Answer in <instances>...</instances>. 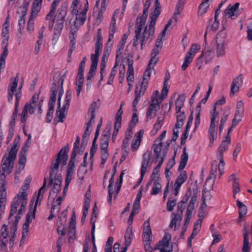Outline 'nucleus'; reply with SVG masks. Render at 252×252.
Segmentation results:
<instances>
[{
  "mask_svg": "<svg viewBox=\"0 0 252 252\" xmlns=\"http://www.w3.org/2000/svg\"><path fill=\"white\" fill-rule=\"evenodd\" d=\"M150 0H146L142 15L138 16L135 23V36L133 42V46H136L138 44V40L140 39L141 48L146 42H151L154 37L155 26L157 19L160 14V4L158 0H156L153 6L149 9V25L145 26L144 32L141 35V32L143 27L145 25L149 9L150 6Z\"/></svg>",
  "mask_w": 252,
  "mask_h": 252,
  "instance_id": "f257e3e1",
  "label": "nucleus"
},
{
  "mask_svg": "<svg viewBox=\"0 0 252 252\" xmlns=\"http://www.w3.org/2000/svg\"><path fill=\"white\" fill-rule=\"evenodd\" d=\"M68 150L67 147L62 148L58 153L56 159L52 161L51 165L49 182L50 188L49 198L52 201H54V203L57 206H60L65 195V192L64 194V190L63 192H61L62 178L58 171L60 164L63 166L66 163Z\"/></svg>",
  "mask_w": 252,
  "mask_h": 252,
  "instance_id": "f03ea898",
  "label": "nucleus"
},
{
  "mask_svg": "<svg viewBox=\"0 0 252 252\" xmlns=\"http://www.w3.org/2000/svg\"><path fill=\"white\" fill-rule=\"evenodd\" d=\"M230 141V136L227 134L218 148L217 156L219 162L216 160L212 162L210 174L205 183V185L209 189H213L215 179L217 176V170L218 169L219 171V178L223 173L225 163L223 159L222 154L228 149Z\"/></svg>",
  "mask_w": 252,
  "mask_h": 252,
  "instance_id": "7ed1b4c3",
  "label": "nucleus"
},
{
  "mask_svg": "<svg viewBox=\"0 0 252 252\" xmlns=\"http://www.w3.org/2000/svg\"><path fill=\"white\" fill-rule=\"evenodd\" d=\"M61 0H54L52 3L51 10L46 16V21L47 22L49 29L51 30L55 23L54 28L55 39H58L63 27L64 22L67 14V7L66 5L61 6L55 11L58 6Z\"/></svg>",
  "mask_w": 252,
  "mask_h": 252,
  "instance_id": "20e7f679",
  "label": "nucleus"
},
{
  "mask_svg": "<svg viewBox=\"0 0 252 252\" xmlns=\"http://www.w3.org/2000/svg\"><path fill=\"white\" fill-rule=\"evenodd\" d=\"M18 141H15L13 146L7 151L2 158L1 169L0 170V198H3L6 200V175L10 174L13 168L14 161L16 157L18 151Z\"/></svg>",
  "mask_w": 252,
  "mask_h": 252,
  "instance_id": "39448f33",
  "label": "nucleus"
},
{
  "mask_svg": "<svg viewBox=\"0 0 252 252\" xmlns=\"http://www.w3.org/2000/svg\"><path fill=\"white\" fill-rule=\"evenodd\" d=\"M28 191L20 189L12 202L9 220L10 222L11 220H13V218L15 219L12 224L11 234L13 236L16 230V225L25 212L28 200Z\"/></svg>",
  "mask_w": 252,
  "mask_h": 252,
  "instance_id": "423d86ee",
  "label": "nucleus"
},
{
  "mask_svg": "<svg viewBox=\"0 0 252 252\" xmlns=\"http://www.w3.org/2000/svg\"><path fill=\"white\" fill-rule=\"evenodd\" d=\"M47 180L44 179L42 186L39 189L37 192H35L31 201L29 210L26 217V221L24 224L29 227V224L35 218V211L37 206L40 204L43 198L44 194L46 190Z\"/></svg>",
  "mask_w": 252,
  "mask_h": 252,
  "instance_id": "0eeeda50",
  "label": "nucleus"
},
{
  "mask_svg": "<svg viewBox=\"0 0 252 252\" xmlns=\"http://www.w3.org/2000/svg\"><path fill=\"white\" fill-rule=\"evenodd\" d=\"M19 81V77L17 75L16 77H11L10 79L9 83L7 87L8 101L12 102L13 96H15V110L12 115L13 120H14L18 113V108L19 101L22 97V85L18 86Z\"/></svg>",
  "mask_w": 252,
  "mask_h": 252,
  "instance_id": "6e6552de",
  "label": "nucleus"
},
{
  "mask_svg": "<svg viewBox=\"0 0 252 252\" xmlns=\"http://www.w3.org/2000/svg\"><path fill=\"white\" fill-rule=\"evenodd\" d=\"M63 79H61V90L59 92V97H58V105L59 107L57 109L56 112V115L57 118L59 119L58 122H63V120L65 118L67 110L69 108V102L71 98V94L72 92L71 90H68L65 93V98L63 104V107L62 108H60L61 106V97L63 94Z\"/></svg>",
  "mask_w": 252,
  "mask_h": 252,
  "instance_id": "1a4fd4ad",
  "label": "nucleus"
},
{
  "mask_svg": "<svg viewBox=\"0 0 252 252\" xmlns=\"http://www.w3.org/2000/svg\"><path fill=\"white\" fill-rule=\"evenodd\" d=\"M226 35L223 32L217 33L215 39V50L217 58H222L226 55Z\"/></svg>",
  "mask_w": 252,
  "mask_h": 252,
  "instance_id": "9d476101",
  "label": "nucleus"
},
{
  "mask_svg": "<svg viewBox=\"0 0 252 252\" xmlns=\"http://www.w3.org/2000/svg\"><path fill=\"white\" fill-rule=\"evenodd\" d=\"M219 117V112L216 111V107H213L211 112V123L208 129V136L209 138V146H213L214 140L217 138V126L216 125V120Z\"/></svg>",
  "mask_w": 252,
  "mask_h": 252,
  "instance_id": "9b49d317",
  "label": "nucleus"
},
{
  "mask_svg": "<svg viewBox=\"0 0 252 252\" xmlns=\"http://www.w3.org/2000/svg\"><path fill=\"white\" fill-rule=\"evenodd\" d=\"M39 99V95L36 94L32 96L31 102L25 104L22 113L21 114V122L25 123L28 117V114H33L37 108V101Z\"/></svg>",
  "mask_w": 252,
  "mask_h": 252,
  "instance_id": "f8f14e48",
  "label": "nucleus"
},
{
  "mask_svg": "<svg viewBox=\"0 0 252 252\" xmlns=\"http://www.w3.org/2000/svg\"><path fill=\"white\" fill-rule=\"evenodd\" d=\"M119 71V81L120 83H122L124 80L126 72V68L124 64L115 63V65L112 68L110 74L108 77L107 84L108 85L112 84L115 76Z\"/></svg>",
  "mask_w": 252,
  "mask_h": 252,
  "instance_id": "ddd939ff",
  "label": "nucleus"
},
{
  "mask_svg": "<svg viewBox=\"0 0 252 252\" xmlns=\"http://www.w3.org/2000/svg\"><path fill=\"white\" fill-rule=\"evenodd\" d=\"M133 238L132 229L131 226L127 228L125 234V247H121L120 245L116 243L113 247L114 252H126L127 248L130 245Z\"/></svg>",
  "mask_w": 252,
  "mask_h": 252,
  "instance_id": "4468645a",
  "label": "nucleus"
},
{
  "mask_svg": "<svg viewBox=\"0 0 252 252\" xmlns=\"http://www.w3.org/2000/svg\"><path fill=\"white\" fill-rule=\"evenodd\" d=\"M109 136L107 134H103L100 140V150L101 155V166H103L109 157L108 147Z\"/></svg>",
  "mask_w": 252,
  "mask_h": 252,
  "instance_id": "2eb2a0df",
  "label": "nucleus"
},
{
  "mask_svg": "<svg viewBox=\"0 0 252 252\" xmlns=\"http://www.w3.org/2000/svg\"><path fill=\"white\" fill-rule=\"evenodd\" d=\"M149 105L147 109L146 118L147 121L153 119L156 116V113L159 109V106L161 103L158 101L155 97H151L149 101Z\"/></svg>",
  "mask_w": 252,
  "mask_h": 252,
  "instance_id": "dca6fc26",
  "label": "nucleus"
},
{
  "mask_svg": "<svg viewBox=\"0 0 252 252\" xmlns=\"http://www.w3.org/2000/svg\"><path fill=\"white\" fill-rule=\"evenodd\" d=\"M152 149L155 154L154 161L162 160V161H164L166 153L165 150L162 149V143L160 140H155L152 146Z\"/></svg>",
  "mask_w": 252,
  "mask_h": 252,
  "instance_id": "f3484780",
  "label": "nucleus"
},
{
  "mask_svg": "<svg viewBox=\"0 0 252 252\" xmlns=\"http://www.w3.org/2000/svg\"><path fill=\"white\" fill-rule=\"evenodd\" d=\"M171 235L166 233L164 234L162 240L157 244L155 249H158L160 252H171L173 250L172 245L170 243Z\"/></svg>",
  "mask_w": 252,
  "mask_h": 252,
  "instance_id": "a211bd4d",
  "label": "nucleus"
},
{
  "mask_svg": "<svg viewBox=\"0 0 252 252\" xmlns=\"http://www.w3.org/2000/svg\"><path fill=\"white\" fill-rule=\"evenodd\" d=\"M187 179V173L185 171H182L177 178L172 189V193L174 195H177L181 186Z\"/></svg>",
  "mask_w": 252,
  "mask_h": 252,
  "instance_id": "6ab92c4d",
  "label": "nucleus"
},
{
  "mask_svg": "<svg viewBox=\"0 0 252 252\" xmlns=\"http://www.w3.org/2000/svg\"><path fill=\"white\" fill-rule=\"evenodd\" d=\"M15 218L13 219V221L11 220L10 222H9V220H8V222L9 224H11V231L10 233L7 231V226L5 225H3L1 228V236H0V240L2 243V245L3 244L4 246H6V242L7 241V238L8 237H11V241H13V239H14L15 236H16V233L17 231V230H16L14 235L13 236L12 233V224L13 222L15 221ZM17 225H16V226Z\"/></svg>",
  "mask_w": 252,
  "mask_h": 252,
  "instance_id": "aec40b11",
  "label": "nucleus"
},
{
  "mask_svg": "<svg viewBox=\"0 0 252 252\" xmlns=\"http://www.w3.org/2000/svg\"><path fill=\"white\" fill-rule=\"evenodd\" d=\"M99 58L95 57L94 56H91V65L90 69L87 75V86L90 85L94 76L95 71L97 68V63Z\"/></svg>",
  "mask_w": 252,
  "mask_h": 252,
  "instance_id": "412c9836",
  "label": "nucleus"
},
{
  "mask_svg": "<svg viewBox=\"0 0 252 252\" xmlns=\"http://www.w3.org/2000/svg\"><path fill=\"white\" fill-rule=\"evenodd\" d=\"M228 181L231 183L233 198L236 200L237 199V194L241 191L239 179L235 174H232L228 177Z\"/></svg>",
  "mask_w": 252,
  "mask_h": 252,
  "instance_id": "4be33fe9",
  "label": "nucleus"
},
{
  "mask_svg": "<svg viewBox=\"0 0 252 252\" xmlns=\"http://www.w3.org/2000/svg\"><path fill=\"white\" fill-rule=\"evenodd\" d=\"M243 84V79L241 75L235 78L230 86V96H233L237 93Z\"/></svg>",
  "mask_w": 252,
  "mask_h": 252,
  "instance_id": "5701e85b",
  "label": "nucleus"
},
{
  "mask_svg": "<svg viewBox=\"0 0 252 252\" xmlns=\"http://www.w3.org/2000/svg\"><path fill=\"white\" fill-rule=\"evenodd\" d=\"M151 154L149 151H146L142 156L141 168V180L143 178L147 171L148 167L150 164Z\"/></svg>",
  "mask_w": 252,
  "mask_h": 252,
  "instance_id": "b1692460",
  "label": "nucleus"
},
{
  "mask_svg": "<svg viewBox=\"0 0 252 252\" xmlns=\"http://www.w3.org/2000/svg\"><path fill=\"white\" fill-rule=\"evenodd\" d=\"M143 134L144 130L143 129L140 130L135 134L134 137L132 139L131 144V149L132 152H135L138 149Z\"/></svg>",
  "mask_w": 252,
  "mask_h": 252,
  "instance_id": "393cba45",
  "label": "nucleus"
},
{
  "mask_svg": "<svg viewBox=\"0 0 252 252\" xmlns=\"http://www.w3.org/2000/svg\"><path fill=\"white\" fill-rule=\"evenodd\" d=\"M83 252H97L96 247L95 244V236L86 238L83 246Z\"/></svg>",
  "mask_w": 252,
  "mask_h": 252,
  "instance_id": "a878e982",
  "label": "nucleus"
},
{
  "mask_svg": "<svg viewBox=\"0 0 252 252\" xmlns=\"http://www.w3.org/2000/svg\"><path fill=\"white\" fill-rule=\"evenodd\" d=\"M66 212H63L58 218L57 224L59 234L63 235L64 233L65 225L66 224Z\"/></svg>",
  "mask_w": 252,
  "mask_h": 252,
  "instance_id": "bb28decb",
  "label": "nucleus"
},
{
  "mask_svg": "<svg viewBox=\"0 0 252 252\" xmlns=\"http://www.w3.org/2000/svg\"><path fill=\"white\" fill-rule=\"evenodd\" d=\"M170 88V85H163L161 90V94L159 95L158 91L156 90L153 93L151 97L155 95L157 100L161 103L163 100L167 96L168 93Z\"/></svg>",
  "mask_w": 252,
  "mask_h": 252,
  "instance_id": "cd10ccee",
  "label": "nucleus"
},
{
  "mask_svg": "<svg viewBox=\"0 0 252 252\" xmlns=\"http://www.w3.org/2000/svg\"><path fill=\"white\" fill-rule=\"evenodd\" d=\"M142 237L144 242H151L152 239V230L149 220H146L144 223Z\"/></svg>",
  "mask_w": 252,
  "mask_h": 252,
  "instance_id": "c85d7f7f",
  "label": "nucleus"
},
{
  "mask_svg": "<svg viewBox=\"0 0 252 252\" xmlns=\"http://www.w3.org/2000/svg\"><path fill=\"white\" fill-rule=\"evenodd\" d=\"M76 19L74 21V25L76 26H80L84 24L85 21L87 18V13L79 10L76 11Z\"/></svg>",
  "mask_w": 252,
  "mask_h": 252,
  "instance_id": "c756f323",
  "label": "nucleus"
},
{
  "mask_svg": "<svg viewBox=\"0 0 252 252\" xmlns=\"http://www.w3.org/2000/svg\"><path fill=\"white\" fill-rule=\"evenodd\" d=\"M148 184L152 185L151 195H155L161 191V186L160 180H150Z\"/></svg>",
  "mask_w": 252,
  "mask_h": 252,
  "instance_id": "7c9ffc66",
  "label": "nucleus"
},
{
  "mask_svg": "<svg viewBox=\"0 0 252 252\" xmlns=\"http://www.w3.org/2000/svg\"><path fill=\"white\" fill-rule=\"evenodd\" d=\"M102 47V37L100 34H97V40L95 44V52L91 56H94L95 57L99 58L101 52Z\"/></svg>",
  "mask_w": 252,
  "mask_h": 252,
  "instance_id": "2f4dec72",
  "label": "nucleus"
},
{
  "mask_svg": "<svg viewBox=\"0 0 252 252\" xmlns=\"http://www.w3.org/2000/svg\"><path fill=\"white\" fill-rule=\"evenodd\" d=\"M84 83V77L83 74H77L75 80V89L77 92V95L79 96L82 91Z\"/></svg>",
  "mask_w": 252,
  "mask_h": 252,
  "instance_id": "473e14b6",
  "label": "nucleus"
},
{
  "mask_svg": "<svg viewBox=\"0 0 252 252\" xmlns=\"http://www.w3.org/2000/svg\"><path fill=\"white\" fill-rule=\"evenodd\" d=\"M239 3L236 2L233 5H229L225 10L226 15L228 17L232 18V17L238 14V9L239 6Z\"/></svg>",
  "mask_w": 252,
  "mask_h": 252,
  "instance_id": "72a5a7b5",
  "label": "nucleus"
},
{
  "mask_svg": "<svg viewBox=\"0 0 252 252\" xmlns=\"http://www.w3.org/2000/svg\"><path fill=\"white\" fill-rule=\"evenodd\" d=\"M155 163H158L157 165L154 168L152 173L150 177V180H160L159 175L158 174L160 168L162 164L163 161L162 160L160 161H154Z\"/></svg>",
  "mask_w": 252,
  "mask_h": 252,
  "instance_id": "f704fd0d",
  "label": "nucleus"
},
{
  "mask_svg": "<svg viewBox=\"0 0 252 252\" xmlns=\"http://www.w3.org/2000/svg\"><path fill=\"white\" fill-rule=\"evenodd\" d=\"M236 205L238 208L239 219L242 220L247 212L246 206L238 199H236Z\"/></svg>",
  "mask_w": 252,
  "mask_h": 252,
  "instance_id": "c9c22d12",
  "label": "nucleus"
},
{
  "mask_svg": "<svg viewBox=\"0 0 252 252\" xmlns=\"http://www.w3.org/2000/svg\"><path fill=\"white\" fill-rule=\"evenodd\" d=\"M200 45L198 43L192 44L186 56L193 60L195 55L200 50Z\"/></svg>",
  "mask_w": 252,
  "mask_h": 252,
  "instance_id": "e433bc0d",
  "label": "nucleus"
},
{
  "mask_svg": "<svg viewBox=\"0 0 252 252\" xmlns=\"http://www.w3.org/2000/svg\"><path fill=\"white\" fill-rule=\"evenodd\" d=\"M98 212V208H97L96 204H95L93 208V209L92 218L91 219V224H92V232H91L92 237H94V236L95 222L96 218H97Z\"/></svg>",
  "mask_w": 252,
  "mask_h": 252,
  "instance_id": "4c0bfd02",
  "label": "nucleus"
},
{
  "mask_svg": "<svg viewBox=\"0 0 252 252\" xmlns=\"http://www.w3.org/2000/svg\"><path fill=\"white\" fill-rule=\"evenodd\" d=\"M123 4H124V3L123 2L122 10L121 12L120 11V10L119 9H117L114 11L113 16L111 19V24H110L111 27H116V19L118 17V15H120V19H122L123 18V15H124V12L126 9V8H125L124 10H123ZM125 8H126V7Z\"/></svg>",
  "mask_w": 252,
  "mask_h": 252,
  "instance_id": "58836bf2",
  "label": "nucleus"
},
{
  "mask_svg": "<svg viewBox=\"0 0 252 252\" xmlns=\"http://www.w3.org/2000/svg\"><path fill=\"white\" fill-rule=\"evenodd\" d=\"M42 0H35L32 3L31 15L36 17L41 10Z\"/></svg>",
  "mask_w": 252,
  "mask_h": 252,
  "instance_id": "ea45409f",
  "label": "nucleus"
},
{
  "mask_svg": "<svg viewBox=\"0 0 252 252\" xmlns=\"http://www.w3.org/2000/svg\"><path fill=\"white\" fill-rule=\"evenodd\" d=\"M243 233L244 235V243L243 246V252H249V232L246 227H244Z\"/></svg>",
  "mask_w": 252,
  "mask_h": 252,
  "instance_id": "a19ab883",
  "label": "nucleus"
},
{
  "mask_svg": "<svg viewBox=\"0 0 252 252\" xmlns=\"http://www.w3.org/2000/svg\"><path fill=\"white\" fill-rule=\"evenodd\" d=\"M148 85V83L147 82L142 81L139 88L138 86H136L135 95H138L140 97L143 96L146 91Z\"/></svg>",
  "mask_w": 252,
  "mask_h": 252,
  "instance_id": "79ce46f5",
  "label": "nucleus"
},
{
  "mask_svg": "<svg viewBox=\"0 0 252 252\" xmlns=\"http://www.w3.org/2000/svg\"><path fill=\"white\" fill-rule=\"evenodd\" d=\"M177 123L175 126L176 128H180L184 125L185 120V115L184 112H176Z\"/></svg>",
  "mask_w": 252,
  "mask_h": 252,
  "instance_id": "37998d69",
  "label": "nucleus"
},
{
  "mask_svg": "<svg viewBox=\"0 0 252 252\" xmlns=\"http://www.w3.org/2000/svg\"><path fill=\"white\" fill-rule=\"evenodd\" d=\"M209 0H203L202 2L200 4L198 12V16H202L206 13L209 7Z\"/></svg>",
  "mask_w": 252,
  "mask_h": 252,
  "instance_id": "c03bdc74",
  "label": "nucleus"
},
{
  "mask_svg": "<svg viewBox=\"0 0 252 252\" xmlns=\"http://www.w3.org/2000/svg\"><path fill=\"white\" fill-rule=\"evenodd\" d=\"M105 9L100 7V9L97 14H94V24L96 26H98L101 23L103 18V12Z\"/></svg>",
  "mask_w": 252,
  "mask_h": 252,
  "instance_id": "a18cd8bd",
  "label": "nucleus"
},
{
  "mask_svg": "<svg viewBox=\"0 0 252 252\" xmlns=\"http://www.w3.org/2000/svg\"><path fill=\"white\" fill-rule=\"evenodd\" d=\"M185 100V96L184 94L178 96L175 102L176 112L181 111V110L184 105Z\"/></svg>",
  "mask_w": 252,
  "mask_h": 252,
  "instance_id": "49530a36",
  "label": "nucleus"
},
{
  "mask_svg": "<svg viewBox=\"0 0 252 252\" xmlns=\"http://www.w3.org/2000/svg\"><path fill=\"white\" fill-rule=\"evenodd\" d=\"M114 173L112 175L111 178L110 179L108 185V201L109 204H111L112 202V196L114 194L113 191V186H114Z\"/></svg>",
  "mask_w": 252,
  "mask_h": 252,
  "instance_id": "de8ad7c7",
  "label": "nucleus"
},
{
  "mask_svg": "<svg viewBox=\"0 0 252 252\" xmlns=\"http://www.w3.org/2000/svg\"><path fill=\"white\" fill-rule=\"evenodd\" d=\"M188 160V154L186 152L185 149L184 150L182 155L181 157L180 163L179 166V170H183L186 166Z\"/></svg>",
  "mask_w": 252,
  "mask_h": 252,
  "instance_id": "09e8293b",
  "label": "nucleus"
},
{
  "mask_svg": "<svg viewBox=\"0 0 252 252\" xmlns=\"http://www.w3.org/2000/svg\"><path fill=\"white\" fill-rule=\"evenodd\" d=\"M116 27L110 26L109 31V38L106 44V48H110L113 43L114 35L115 32Z\"/></svg>",
  "mask_w": 252,
  "mask_h": 252,
  "instance_id": "8fccbe9b",
  "label": "nucleus"
},
{
  "mask_svg": "<svg viewBox=\"0 0 252 252\" xmlns=\"http://www.w3.org/2000/svg\"><path fill=\"white\" fill-rule=\"evenodd\" d=\"M109 53L108 52V49L105 47V51L103 54V56L101 59L100 64V69L103 70V69H105L106 64L107 62L108 61V58L109 56Z\"/></svg>",
  "mask_w": 252,
  "mask_h": 252,
  "instance_id": "3c124183",
  "label": "nucleus"
},
{
  "mask_svg": "<svg viewBox=\"0 0 252 252\" xmlns=\"http://www.w3.org/2000/svg\"><path fill=\"white\" fill-rule=\"evenodd\" d=\"M124 45L119 44L117 47L116 54V62L119 63V62L122 58V54L124 51Z\"/></svg>",
  "mask_w": 252,
  "mask_h": 252,
  "instance_id": "603ef678",
  "label": "nucleus"
},
{
  "mask_svg": "<svg viewBox=\"0 0 252 252\" xmlns=\"http://www.w3.org/2000/svg\"><path fill=\"white\" fill-rule=\"evenodd\" d=\"M72 173L71 172V171L70 170L67 171L65 180V186L64 188V193L66 192V190L68 189V186L72 179Z\"/></svg>",
  "mask_w": 252,
  "mask_h": 252,
  "instance_id": "864d4df0",
  "label": "nucleus"
},
{
  "mask_svg": "<svg viewBox=\"0 0 252 252\" xmlns=\"http://www.w3.org/2000/svg\"><path fill=\"white\" fill-rule=\"evenodd\" d=\"M212 51H207L206 52L202 53L201 55L200 58L204 57V62L205 63H208L213 59V57L212 56Z\"/></svg>",
  "mask_w": 252,
  "mask_h": 252,
  "instance_id": "5fc2aeb1",
  "label": "nucleus"
},
{
  "mask_svg": "<svg viewBox=\"0 0 252 252\" xmlns=\"http://www.w3.org/2000/svg\"><path fill=\"white\" fill-rule=\"evenodd\" d=\"M54 112V106L50 104L48 106V110L47 113L46 121L47 123H50L52 120L53 115Z\"/></svg>",
  "mask_w": 252,
  "mask_h": 252,
  "instance_id": "6e6d98bb",
  "label": "nucleus"
},
{
  "mask_svg": "<svg viewBox=\"0 0 252 252\" xmlns=\"http://www.w3.org/2000/svg\"><path fill=\"white\" fill-rule=\"evenodd\" d=\"M244 107L243 103L240 100L237 102L235 114L244 115Z\"/></svg>",
  "mask_w": 252,
  "mask_h": 252,
  "instance_id": "4d7b16f0",
  "label": "nucleus"
},
{
  "mask_svg": "<svg viewBox=\"0 0 252 252\" xmlns=\"http://www.w3.org/2000/svg\"><path fill=\"white\" fill-rule=\"evenodd\" d=\"M26 155L19 154V169L22 170L24 169L26 161Z\"/></svg>",
  "mask_w": 252,
  "mask_h": 252,
  "instance_id": "13d9d810",
  "label": "nucleus"
},
{
  "mask_svg": "<svg viewBox=\"0 0 252 252\" xmlns=\"http://www.w3.org/2000/svg\"><path fill=\"white\" fill-rule=\"evenodd\" d=\"M228 116V113L227 112H225L223 113L222 115L221 116L220 124L219 126V130L220 133L222 132V129L223 128V126L225 122H226V121L227 120Z\"/></svg>",
  "mask_w": 252,
  "mask_h": 252,
  "instance_id": "bf43d9fd",
  "label": "nucleus"
},
{
  "mask_svg": "<svg viewBox=\"0 0 252 252\" xmlns=\"http://www.w3.org/2000/svg\"><path fill=\"white\" fill-rule=\"evenodd\" d=\"M154 68L153 67L148 66V67L144 72L142 81L146 82L148 83V80L151 76V74Z\"/></svg>",
  "mask_w": 252,
  "mask_h": 252,
  "instance_id": "052dcab7",
  "label": "nucleus"
},
{
  "mask_svg": "<svg viewBox=\"0 0 252 252\" xmlns=\"http://www.w3.org/2000/svg\"><path fill=\"white\" fill-rule=\"evenodd\" d=\"M212 235L213 237L212 244L219 243L222 238L221 235L215 230L212 231Z\"/></svg>",
  "mask_w": 252,
  "mask_h": 252,
  "instance_id": "680f3d73",
  "label": "nucleus"
},
{
  "mask_svg": "<svg viewBox=\"0 0 252 252\" xmlns=\"http://www.w3.org/2000/svg\"><path fill=\"white\" fill-rule=\"evenodd\" d=\"M163 120L164 116L162 115L158 116L157 123L154 125V129L156 130V131L161 127Z\"/></svg>",
  "mask_w": 252,
  "mask_h": 252,
  "instance_id": "e2e57ef3",
  "label": "nucleus"
},
{
  "mask_svg": "<svg viewBox=\"0 0 252 252\" xmlns=\"http://www.w3.org/2000/svg\"><path fill=\"white\" fill-rule=\"evenodd\" d=\"M91 200L90 198L86 197L85 199L83 205V215L87 216L88 210L90 206Z\"/></svg>",
  "mask_w": 252,
  "mask_h": 252,
  "instance_id": "0e129e2a",
  "label": "nucleus"
},
{
  "mask_svg": "<svg viewBox=\"0 0 252 252\" xmlns=\"http://www.w3.org/2000/svg\"><path fill=\"white\" fill-rule=\"evenodd\" d=\"M32 178L30 176L27 177L24 181L23 185L21 187V189L29 192L30 188V184L31 183Z\"/></svg>",
  "mask_w": 252,
  "mask_h": 252,
  "instance_id": "69168bd1",
  "label": "nucleus"
},
{
  "mask_svg": "<svg viewBox=\"0 0 252 252\" xmlns=\"http://www.w3.org/2000/svg\"><path fill=\"white\" fill-rule=\"evenodd\" d=\"M192 60L189 57H188L187 56H185V59L183 62V63L182 64L181 66V69L182 71L186 70L189 64L192 62Z\"/></svg>",
  "mask_w": 252,
  "mask_h": 252,
  "instance_id": "338daca9",
  "label": "nucleus"
},
{
  "mask_svg": "<svg viewBox=\"0 0 252 252\" xmlns=\"http://www.w3.org/2000/svg\"><path fill=\"white\" fill-rule=\"evenodd\" d=\"M35 17H36L35 16L31 15L30 18L28 22L27 29V31L29 32H32L33 31V21Z\"/></svg>",
  "mask_w": 252,
  "mask_h": 252,
  "instance_id": "774afa93",
  "label": "nucleus"
}]
</instances>
